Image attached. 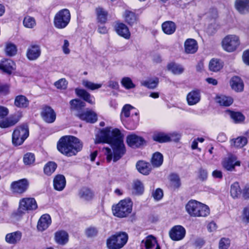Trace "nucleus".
Segmentation results:
<instances>
[{
  "label": "nucleus",
  "mask_w": 249,
  "mask_h": 249,
  "mask_svg": "<svg viewBox=\"0 0 249 249\" xmlns=\"http://www.w3.org/2000/svg\"><path fill=\"white\" fill-rule=\"evenodd\" d=\"M96 144L107 143L113 150L108 147L105 148L107 160L109 162L113 159L114 162L120 160L125 153L126 150L123 141V135L118 128L107 127L102 129L96 135Z\"/></svg>",
  "instance_id": "nucleus-1"
},
{
  "label": "nucleus",
  "mask_w": 249,
  "mask_h": 249,
  "mask_svg": "<svg viewBox=\"0 0 249 249\" xmlns=\"http://www.w3.org/2000/svg\"><path fill=\"white\" fill-rule=\"evenodd\" d=\"M58 150L68 157L75 155L83 147V143L79 139L72 136H66L59 140Z\"/></svg>",
  "instance_id": "nucleus-2"
},
{
  "label": "nucleus",
  "mask_w": 249,
  "mask_h": 249,
  "mask_svg": "<svg viewBox=\"0 0 249 249\" xmlns=\"http://www.w3.org/2000/svg\"><path fill=\"white\" fill-rule=\"evenodd\" d=\"M188 213L192 217H206L210 214L209 207L195 200H190L185 206Z\"/></svg>",
  "instance_id": "nucleus-3"
},
{
  "label": "nucleus",
  "mask_w": 249,
  "mask_h": 249,
  "mask_svg": "<svg viewBox=\"0 0 249 249\" xmlns=\"http://www.w3.org/2000/svg\"><path fill=\"white\" fill-rule=\"evenodd\" d=\"M128 235L124 232H119L111 235L107 240L108 249H120L126 243Z\"/></svg>",
  "instance_id": "nucleus-4"
},
{
  "label": "nucleus",
  "mask_w": 249,
  "mask_h": 249,
  "mask_svg": "<svg viewBox=\"0 0 249 249\" xmlns=\"http://www.w3.org/2000/svg\"><path fill=\"white\" fill-rule=\"evenodd\" d=\"M132 202L129 199L121 200L116 205L113 206L112 210L114 215L118 217H126L132 210Z\"/></svg>",
  "instance_id": "nucleus-5"
},
{
  "label": "nucleus",
  "mask_w": 249,
  "mask_h": 249,
  "mask_svg": "<svg viewBox=\"0 0 249 249\" xmlns=\"http://www.w3.org/2000/svg\"><path fill=\"white\" fill-rule=\"evenodd\" d=\"M29 136V129L26 124L17 127L12 134V142L16 146L20 145Z\"/></svg>",
  "instance_id": "nucleus-6"
},
{
  "label": "nucleus",
  "mask_w": 249,
  "mask_h": 249,
  "mask_svg": "<svg viewBox=\"0 0 249 249\" xmlns=\"http://www.w3.org/2000/svg\"><path fill=\"white\" fill-rule=\"evenodd\" d=\"M71 19V14L69 10L64 9L59 11L54 18V25L58 29H63L66 27Z\"/></svg>",
  "instance_id": "nucleus-7"
},
{
  "label": "nucleus",
  "mask_w": 249,
  "mask_h": 249,
  "mask_svg": "<svg viewBox=\"0 0 249 249\" xmlns=\"http://www.w3.org/2000/svg\"><path fill=\"white\" fill-rule=\"evenodd\" d=\"M37 208L36 200L33 197H25L20 200L18 213L19 214L33 211Z\"/></svg>",
  "instance_id": "nucleus-8"
},
{
  "label": "nucleus",
  "mask_w": 249,
  "mask_h": 249,
  "mask_svg": "<svg viewBox=\"0 0 249 249\" xmlns=\"http://www.w3.org/2000/svg\"><path fill=\"white\" fill-rule=\"evenodd\" d=\"M222 43L224 50L228 52H232L236 50L239 46V38L236 35H228L224 38Z\"/></svg>",
  "instance_id": "nucleus-9"
},
{
  "label": "nucleus",
  "mask_w": 249,
  "mask_h": 249,
  "mask_svg": "<svg viewBox=\"0 0 249 249\" xmlns=\"http://www.w3.org/2000/svg\"><path fill=\"white\" fill-rule=\"evenodd\" d=\"M180 135L177 133H172L167 134L161 132H155L152 136L154 141L160 143L166 142L172 140L178 141L179 140Z\"/></svg>",
  "instance_id": "nucleus-10"
},
{
  "label": "nucleus",
  "mask_w": 249,
  "mask_h": 249,
  "mask_svg": "<svg viewBox=\"0 0 249 249\" xmlns=\"http://www.w3.org/2000/svg\"><path fill=\"white\" fill-rule=\"evenodd\" d=\"M29 186V182L26 178L13 181L10 185L12 192L17 194H22L26 192Z\"/></svg>",
  "instance_id": "nucleus-11"
},
{
  "label": "nucleus",
  "mask_w": 249,
  "mask_h": 249,
  "mask_svg": "<svg viewBox=\"0 0 249 249\" xmlns=\"http://www.w3.org/2000/svg\"><path fill=\"white\" fill-rule=\"evenodd\" d=\"M185 228L180 225L174 226L169 232L170 237L173 241L182 240L185 237Z\"/></svg>",
  "instance_id": "nucleus-12"
},
{
  "label": "nucleus",
  "mask_w": 249,
  "mask_h": 249,
  "mask_svg": "<svg viewBox=\"0 0 249 249\" xmlns=\"http://www.w3.org/2000/svg\"><path fill=\"white\" fill-rule=\"evenodd\" d=\"M40 54V47L37 44H31L27 50L26 56L30 60L33 61L37 59Z\"/></svg>",
  "instance_id": "nucleus-13"
},
{
  "label": "nucleus",
  "mask_w": 249,
  "mask_h": 249,
  "mask_svg": "<svg viewBox=\"0 0 249 249\" xmlns=\"http://www.w3.org/2000/svg\"><path fill=\"white\" fill-rule=\"evenodd\" d=\"M41 114L43 120L47 123H52L55 120L56 114L50 107H43Z\"/></svg>",
  "instance_id": "nucleus-14"
},
{
  "label": "nucleus",
  "mask_w": 249,
  "mask_h": 249,
  "mask_svg": "<svg viewBox=\"0 0 249 249\" xmlns=\"http://www.w3.org/2000/svg\"><path fill=\"white\" fill-rule=\"evenodd\" d=\"M76 116L81 120L88 123H94L97 120L96 114L91 110H87L82 113L79 112L76 114Z\"/></svg>",
  "instance_id": "nucleus-15"
},
{
  "label": "nucleus",
  "mask_w": 249,
  "mask_h": 249,
  "mask_svg": "<svg viewBox=\"0 0 249 249\" xmlns=\"http://www.w3.org/2000/svg\"><path fill=\"white\" fill-rule=\"evenodd\" d=\"M234 6L241 14L245 15L249 13V0H236Z\"/></svg>",
  "instance_id": "nucleus-16"
},
{
  "label": "nucleus",
  "mask_w": 249,
  "mask_h": 249,
  "mask_svg": "<svg viewBox=\"0 0 249 249\" xmlns=\"http://www.w3.org/2000/svg\"><path fill=\"white\" fill-rule=\"evenodd\" d=\"M126 141L128 145L132 148L138 147L143 144L144 140L141 137L135 134L127 136Z\"/></svg>",
  "instance_id": "nucleus-17"
},
{
  "label": "nucleus",
  "mask_w": 249,
  "mask_h": 249,
  "mask_svg": "<svg viewBox=\"0 0 249 249\" xmlns=\"http://www.w3.org/2000/svg\"><path fill=\"white\" fill-rule=\"evenodd\" d=\"M200 91L198 89L193 90L187 95L186 99L189 106H193L197 104L200 100Z\"/></svg>",
  "instance_id": "nucleus-18"
},
{
  "label": "nucleus",
  "mask_w": 249,
  "mask_h": 249,
  "mask_svg": "<svg viewBox=\"0 0 249 249\" xmlns=\"http://www.w3.org/2000/svg\"><path fill=\"white\" fill-rule=\"evenodd\" d=\"M236 160V158L234 156L231 155L224 160L222 163L223 166L227 170L232 171L234 169L235 166L240 165V162Z\"/></svg>",
  "instance_id": "nucleus-19"
},
{
  "label": "nucleus",
  "mask_w": 249,
  "mask_h": 249,
  "mask_svg": "<svg viewBox=\"0 0 249 249\" xmlns=\"http://www.w3.org/2000/svg\"><path fill=\"white\" fill-rule=\"evenodd\" d=\"M69 237L68 232L63 230L57 231L54 234V240L55 242L62 246L66 245L68 242Z\"/></svg>",
  "instance_id": "nucleus-20"
},
{
  "label": "nucleus",
  "mask_w": 249,
  "mask_h": 249,
  "mask_svg": "<svg viewBox=\"0 0 249 249\" xmlns=\"http://www.w3.org/2000/svg\"><path fill=\"white\" fill-rule=\"evenodd\" d=\"M142 246H144L145 249H160V246L157 244L156 238L152 235H149L142 242Z\"/></svg>",
  "instance_id": "nucleus-21"
},
{
  "label": "nucleus",
  "mask_w": 249,
  "mask_h": 249,
  "mask_svg": "<svg viewBox=\"0 0 249 249\" xmlns=\"http://www.w3.org/2000/svg\"><path fill=\"white\" fill-rule=\"evenodd\" d=\"M184 49L186 53H195L198 49L196 41L192 38L187 39L184 42Z\"/></svg>",
  "instance_id": "nucleus-22"
},
{
  "label": "nucleus",
  "mask_w": 249,
  "mask_h": 249,
  "mask_svg": "<svg viewBox=\"0 0 249 249\" xmlns=\"http://www.w3.org/2000/svg\"><path fill=\"white\" fill-rule=\"evenodd\" d=\"M231 89L236 92H241L244 89V83L238 76H233L230 81Z\"/></svg>",
  "instance_id": "nucleus-23"
},
{
  "label": "nucleus",
  "mask_w": 249,
  "mask_h": 249,
  "mask_svg": "<svg viewBox=\"0 0 249 249\" xmlns=\"http://www.w3.org/2000/svg\"><path fill=\"white\" fill-rule=\"evenodd\" d=\"M51 223V218L49 214H44L40 218L37 223L39 231H43L48 228Z\"/></svg>",
  "instance_id": "nucleus-24"
},
{
  "label": "nucleus",
  "mask_w": 249,
  "mask_h": 249,
  "mask_svg": "<svg viewBox=\"0 0 249 249\" xmlns=\"http://www.w3.org/2000/svg\"><path fill=\"white\" fill-rule=\"evenodd\" d=\"M66 179L62 175H56L53 179L54 188L57 191H62L66 186Z\"/></svg>",
  "instance_id": "nucleus-25"
},
{
  "label": "nucleus",
  "mask_w": 249,
  "mask_h": 249,
  "mask_svg": "<svg viewBox=\"0 0 249 249\" xmlns=\"http://www.w3.org/2000/svg\"><path fill=\"white\" fill-rule=\"evenodd\" d=\"M76 95L82 98L85 101L92 105L94 104V98L91 96L89 93L84 89H75Z\"/></svg>",
  "instance_id": "nucleus-26"
},
{
  "label": "nucleus",
  "mask_w": 249,
  "mask_h": 249,
  "mask_svg": "<svg viewBox=\"0 0 249 249\" xmlns=\"http://www.w3.org/2000/svg\"><path fill=\"white\" fill-rule=\"evenodd\" d=\"M115 31L119 35L125 38L128 39L130 36L128 27L124 23H117L115 25Z\"/></svg>",
  "instance_id": "nucleus-27"
},
{
  "label": "nucleus",
  "mask_w": 249,
  "mask_h": 249,
  "mask_svg": "<svg viewBox=\"0 0 249 249\" xmlns=\"http://www.w3.org/2000/svg\"><path fill=\"white\" fill-rule=\"evenodd\" d=\"M0 69L5 72L11 74L12 71L15 69V64L12 60L5 59L0 63Z\"/></svg>",
  "instance_id": "nucleus-28"
},
{
  "label": "nucleus",
  "mask_w": 249,
  "mask_h": 249,
  "mask_svg": "<svg viewBox=\"0 0 249 249\" xmlns=\"http://www.w3.org/2000/svg\"><path fill=\"white\" fill-rule=\"evenodd\" d=\"M136 166L138 171L144 175H148L152 169L150 163L142 160L138 161Z\"/></svg>",
  "instance_id": "nucleus-29"
},
{
  "label": "nucleus",
  "mask_w": 249,
  "mask_h": 249,
  "mask_svg": "<svg viewBox=\"0 0 249 249\" xmlns=\"http://www.w3.org/2000/svg\"><path fill=\"white\" fill-rule=\"evenodd\" d=\"M14 105L18 108H26L29 105V101L24 95H18L15 97Z\"/></svg>",
  "instance_id": "nucleus-30"
},
{
  "label": "nucleus",
  "mask_w": 249,
  "mask_h": 249,
  "mask_svg": "<svg viewBox=\"0 0 249 249\" xmlns=\"http://www.w3.org/2000/svg\"><path fill=\"white\" fill-rule=\"evenodd\" d=\"M71 109L77 112V113H82V109L85 107L86 104L79 99H73L70 102Z\"/></svg>",
  "instance_id": "nucleus-31"
},
{
  "label": "nucleus",
  "mask_w": 249,
  "mask_h": 249,
  "mask_svg": "<svg viewBox=\"0 0 249 249\" xmlns=\"http://www.w3.org/2000/svg\"><path fill=\"white\" fill-rule=\"evenodd\" d=\"M163 32L167 35H172L176 31V25L175 23L171 21H167L163 22L161 25Z\"/></svg>",
  "instance_id": "nucleus-32"
},
{
  "label": "nucleus",
  "mask_w": 249,
  "mask_h": 249,
  "mask_svg": "<svg viewBox=\"0 0 249 249\" xmlns=\"http://www.w3.org/2000/svg\"><path fill=\"white\" fill-rule=\"evenodd\" d=\"M78 196L81 199L84 200H90L93 197V193L88 188H81L78 193Z\"/></svg>",
  "instance_id": "nucleus-33"
},
{
  "label": "nucleus",
  "mask_w": 249,
  "mask_h": 249,
  "mask_svg": "<svg viewBox=\"0 0 249 249\" xmlns=\"http://www.w3.org/2000/svg\"><path fill=\"white\" fill-rule=\"evenodd\" d=\"M215 101L220 106L225 107H229L233 103L232 98L223 95L217 96L215 98Z\"/></svg>",
  "instance_id": "nucleus-34"
},
{
  "label": "nucleus",
  "mask_w": 249,
  "mask_h": 249,
  "mask_svg": "<svg viewBox=\"0 0 249 249\" xmlns=\"http://www.w3.org/2000/svg\"><path fill=\"white\" fill-rule=\"evenodd\" d=\"M21 237V232L16 231L7 234L5 237V240L8 243L14 244L19 241L20 240Z\"/></svg>",
  "instance_id": "nucleus-35"
},
{
  "label": "nucleus",
  "mask_w": 249,
  "mask_h": 249,
  "mask_svg": "<svg viewBox=\"0 0 249 249\" xmlns=\"http://www.w3.org/2000/svg\"><path fill=\"white\" fill-rule=\"evenodd\" d=\"M247 138L244 136H240L236 139H233L231 141V146L237 148H242L247 144Z\"/></svg>",
  "instance_id": "nucleus-36"
},
{
  "label": "nucleus",
  "mask_w": 249,
  "mask_h": 249,
  "mask_svg": "<svg viewBox=\"0 0 249 249\" xmlns=\"http://www.w3.org/2000/svg\"><path fill=\"white\" fill-rule=\"evenodd\" d=\"M223 63L218 59H212L209 62V68L211 71L217 72L223 67Z\"/></svg>",
  "instance_id": "nucleus-37"
},
{
  "label": "nucleus",
  "mask_w": 249,
  "mask_h": 249,
  "mask_svg": "<svg viewBox=\"0 0 249 249\" xmlns=\"http://www.w3.org/2000/svg\"><path fill=\"white\" fill-rule=\"evenodd\" d=\"M163 157L160 153L157 152L153 155L151 163L153 167H159L163 163Z\"/></svg>",
  "instance_id": "nucleus-38"
},
{
  "label": "nucleus",
  "mask_w": 249,
  "mask_h": 249,
  "mask_svg": "<svg viewBox=\"0 0 249 249\" xmlns=\"http://www.w3.org/2000/svg\"><path fill=\"white\" fill-rule=\"evenodd\" d=\"M167 69L174 74H180L184 70V68L180 64L171 63L167 65Z\"/></svg>",
  "instance_id": "nucleus-39"
},
{
  "label": "nucleus",
  "mask_w": 249,
  "mask_h": 249,
  "mask_svg": "<svg viewBox=\"0 0 249 249\" xmlns=\"http://www.w3.org/2000/svg\"><path fill=\"white\" fill-rule=\"evenodd\" d=\"M125 21L130 25H133L136 23L137 18L135 14L130 11L126 10L124 14Z\"/></svg>",
  "instance_id": "nucleus-40"
},
{
  "label": "nucleus",
  "mask_w": 249,
  "mask_h": 249,
  "mask_svg": "<svg viewBox=\"0 0 249 249\" xmlns=\"http://www.w3.org/2000/svg\"><path fill=\"white\" fill-rule=\"evenodd\" d=\"M57 164L54 161L48 162L44 167V173L47 176H51L56 170Z\"/></svg>",
  "instance_id": "nucleus-41"
},
{
  "label": "nucleus",
  "mask_w": 249,
  "mask_h": 249,
  "mask_svg": "<svg viewBox=\"0 0 249 249\" xmlns=\"http://www.w3.org/2000/svg\"><path fill=\"white\" fill-rule=\"evenodd\" d=\"M230 193L233 198H238L241 196V190L238 182H236L231 184Z\"/></svg>",
  "instance_id": "nucleus-42"
},
{
  "label": "nucleus",
  "mask_w": 249,
  "mask_h": 249,
  "mask_svg": "<svg viewBox=\"0 0 249 249\" xmlns=\"http://www.w3.org/2000/svg\"><path fill=\"white\" fill-rule=\"evenodd\" d=\"M83 86L86 89L91 90L97 89L102 87V84H96L88 80H83L82 82Z\"/></svg>",
  "instance_id": "nucleus-43"
},
{
  "label": "nucleus",
  "mask_w": 249,
  "mask_h": 249,
  "mask_svg": "<svg viewBox=\"0 0 249 249\" xmlns=\"http://www.w3.org/2000/svg\"><path fill=\"white\" fill-rule=\"evenodd\" d=\"M5 52L6 55L10 56H14L17 53V46L12 43H7L5 45Z\"/></svg>",
  "instance_id": "nucleus-44"
},
{
  "label": "nucleus",
  "mask_w": 249,
  "mask_h": 249,
  "mask_svg": "<svg viewBox=\"0 0 249 249\" xmlns=\"http://www.w3.org/2000/svg\"><path fill=\"white\" fill-rule=\"evenodd\" d=\"M96 12L98 20L101 23H105L107 19V12L101 7L97 8Z\"/></svg>",
  "instance_id": "nucleus-45"
},
{
  "label": "nucleus",
  "mask_w": 249,
  "mask_h": 249,
  "mask_svg": "<svg viewBox=\"0 0 249 249\" xmlns=\"http://www.w3.org/2000/svg\"><path fill=\"white\" fill-rule=\"evenodd\" d=\"M159 79L155 78L153 79H149L141 82V85L148 89H154L156 88L159 83Z\"/></svg>",
  "instance_id": "nucleus-46"
},
{
  "label": "nucleus",
  "mask_w": 249,
  "mask_h": 249,
  "mask_svg": "<svg viewBox=\"0 0 249 249\" xmlns=\"http://www.w3.org/2000/svg\"><path fill=\"white\" fill-rule=\"evenodd\" d=\"M23 24L26 28L32 29L36 26V21L34 18L26 16L23 19Z\"/></svg>",
  "instance_id": "nucleus-47"
},
{
  "label": "nucleus",
  "mask_w": 249,
  "mask_h": 249,
  "mask_svg": "<svg viewBox=\"0 0 249 249\" xmlns=\"http://www.w3.org/2000/svg\"><path fill=\"white\" fill-rule=\"evenodd\" d=\"M122 85L127 89H129L135 88V85L133 83L130 77H124L121 81Z\"/></svg>",
  "instance_id": "nucleus-48"
},
{
  "label": "nucleus",
  "mask_w": 249,
  "mask_h": 249,
  "mask_svg": "<svg viewBox=\"0 0 249 249\" xmlns=\"http://www.w3.org/2000/svg\"><path fill=\"white\" fill-rule=\"evenodd\" d=\"M134 107L129 104L124 105L122 109L121 115V118L122 120H124V117L127 118L130 116V111L131 110L134 109Z\"/></svg>",
  "instance_id": "nucleus-49"
},
{
  "label": "nucleus",
  "mask_w": 249,
  "mask_h": 249,
  "mask_svg": "<svg viewBox=\"0 0 249 249\" xmlns=\"http://www.w3.org/2000/svg\"><path fill=\"white\" fill-rule=\"evenodd\" d=\"M170 181L172 185L175 188H178L180 186V181L179 176L176 174H172L170 175Z\"/></svg>",
  "instance_id": "nucleus-50"
},
{
  "label": "nucleus",
  "mask_w": 249,
  "mask_h": 249,
  "mask_svg": "<svg viewBox=\"0 0 249 249\" xmlns=\"http://www.w3.org/2000/svg\"><path fill=\"white\" fill-rule=\"evenodd\" d=\"M35 160V155L32 153H27L24 156L23 161L26 165H30L33 163Z\"/></svg>",
  "instance_id": "nucleus-51"
},
{
  "label": "nucleus",
  "mask_w": 249,
  "mask_h": 249,
  "mask_svg": "<svg viewBox=\"0 0 249 249\" xmlns=\"http://www.w3.org/2000/svg\"><path fill=\"white\" fill-rule=\"evenodd\" d=\"M230 115L231 118L235 122H241L243 121L245 117L244 115L238 112H230Z\"/></svg>",
  "instance_id": "nucleus-52"
},
{
  "label": "nucleus",
  "mask_w": 249,
  "mask_h": 249,
  "mask_svg": "<svg viewBox=\"0 0 249 249\" xmlns=\"http://www.w3.org/2000/svg\"><path fill=\"white\" fill-rule=\"evenodd\" d=\"M133 188L138 194H142L144 190L142 183L139 180H136L134 182Z\"/></svg>",
  "instance_id": "nucleus-53"
},
{
  "label": "nucleus",
  "mask_w": 249,
  "mask_h": 249,
  "mask_svg": "<svg viewBox=\"0 0 249 249\" xmlns=\"http://www.w3.org/2000/svg\"><path fill=\"white\" fill-rule=\"evenodd\" d=\"M22 117L21 113H18V114H16L14 115H13L8 118V120L10 122V124H11V125L12 126L15 125L16 124H17L20 120V119Z\"/></svg>",
  "instance_id": "nucleus-54"
},
{
  "label": "nucleus",
  "mask_w": 249,
  "mask_h": 249,
  "mask_svg": "<svg viewBox=\"0 0 249 249\" xmlns=\"http://www.w3.org/2000/svg\"><path fill=\"white\" fill-rule=\"evenodd\" d=\"M230 245V241L229 239L222 238L219 243V249H228Z\"/></svg>",
  "instance_id": "nucleus-55"
},
{
  "label": "nucleus",
  "mask_w": 249,
  "mask_h": 249,
  "mask_svg": "<svg viewBox=\"0 0 249 249\" xmlns=\"http://www.w3.org/2000/svg\"><path fill=\"white\" fill-rule=\"evenodd\" d=\"M208 172L206 169L200 168L198 171V178L202 181L207 179Z\"/></svg>",
  "instance_id": "nucleus-56"
},
{
  "label": "nucleus",
  "mask_w": 249,
  "mask_h": 249,
  "mask_svg": "<svg viewBox=\"0 0 249 249\" xmlns=\"http://www.w3.org/2000/svg\"><path fill=\"white\" fill-rule=\"evenodd\" d=\"M55 86L57 89H65L67 88V82L65 79H61L54 83Z\"/></svg>",
  "instance_id": "nucleus-57"
},
{
  "label": "nucleus",
  "mask_w": 249,
  "mask_h": 249,
  "mask_svg": "<svg viewBox=\"0 0 249 249\" xmlns=\"http://www.w3.org/2000/svg\"><path fill=\"white\" fill-rule=\"evenodd\" d=\"M97 230L95 228L90 227L87 229L86 233L88 237H93L97 235Z\"/></svg>",
  "instance_id": "nucleus-58"
},
{
  "label": "nucleus",
  "mask_w": 249,
  "mask_h": 249,
  "mask_svg": "<svg viewBox=\"0 0 249 249\" xmlns=\"http://www.w3.org/2000/svg\"><path fill=\"white\" fill-rule=\"evenodd\" d=\"M242 216L243 220L249 223V205L243 209Z\"/></svg>",
  "instance_id": "nucleus-59"
},
{
  "label": "nucleus",
  "mask_w": 249,
  "mask_h": 249,
  "mask_svg": "<svg viewBox=\"0 0 249 249\" xmlns=\"http://www.w3.org/2000/svg\"><path fill=\"white\" fill-rule=\"evenodd\" d=\"M152 196L155 199L160 200L163 196V192L161 189L158 188L153 193Z\"/></svg>",
  "instance_id": "nucleus-60"
},
{
  "label": "nucleus",
  "mask_w": 249,
  "mask_h": 249,
  "mask_svg": "<svg viewBox=\"0 0 249 249\" xmlns=\"http://www.w3.org/2000/svg\"><path fill=\"white\" fill-rule=\"evenodd\" d=\"M9 113L8 109L5 107L0 106V119H3Z\"/></svg>",
  "instance_id": "nucleus-61"
},
{
  "label": "nucleus",
  "mask_w": 249,
  "mask_h": 249,
  "mask_svg": "<svg viewBox=\"0 0 249 249\" xmlns=\"http://www.w3.org/2000/svg\"><path fill=\"white\" fill-rule=\"evenodd\" d=\"M70 44L68 40H64V44L62 46L63 52L65 54H68L70 53V50L69 49Z\"/></svg>",
  "instance_id": "nucleus-62"
},
{
  "label": "nucleus",
  "mask_w": 249,
  "mask_h": 249,
  "mask_svg": "<svg viewBox=\"0 0 249 249\" xmlns=\"http://www.w3.org/2000/svg\"><path fill=\"white\" fill-rule=\"evenodd\" d=\"M108 87L112 89H117L119 88V85L117 82L110 80L108 82Z\"/></svg>",
  "instance_id": "nucleus-63"
},
{
  "label": "nucleus",
  "mask_w": 249,
  "mask_h": 249,
  "mask_svg": "<svg viewBox=\"0 0 249 249\" xmlns=\"http://www.w3.org/2000/svg\"><path fill=\"white\" fill-rule=\"evenodd\" d=\"M243 60L245 64L249 65V50L244 52Z\"/></svg>",
  "instance_id": "nucleus-64"
}]
</instances>
